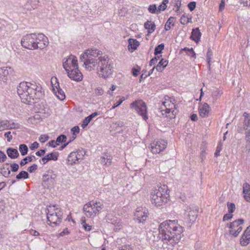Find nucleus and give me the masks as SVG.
<instances>
[{"label": "nucleus", "instance_id": "f257e3e1", "mask_svg": "<svg viewBox=\"0 0 250 250\" xmlns=\"http://www.w3.org/2000/svg\"><path fill=\"white\" fill-rule=\"evenodd\" d=\"M80 62L83 66L89 71L94 69L97 66V73L99 77L108 78L113 73V66L109 62L106 56H102V52L97 49H88L80 56Z\"/></svg>", "mask_w": 250, "mask_h": 250}, {"label": "nucleus", "instance_id": "f03ea898", "mask_svg": "<svg viewBox=\"0 0 250 250\" xmlns=\"http://www.w3.org/2000/svg\"><path fill=\"white\" fill-rule=\"evenodd\" d=\"M184 228L178 220H167L159 225V236L165 243L174 246L182 237Z\"/></svg>", "mask_w": 250, "mask_h": 250}, {"label": "nucleus", "instance_id": "7ed1b4c3", "mask_svg": "<svg viewBox=\"0 0 250 250\" xmlns=\"http://www.w3.org/2000/svg\"><path fill=\"white\" fill-rule=\"evenodd\" d=\"M35 83L21 82L17 88V92L22 103L31 104L39 99L42 93Z\"/></svg>", "mask_w": 250, "mask_h": 250}, {"label": "nucleus", "instance_id": "20e7f679", "mask_svg": "<svg viewBox=\"0 0 250 250\" xmlns=\"http://www.w3.org/2000/svg\"><path fill=\"white\" fill-rule=\"evenodd\" d=\"M49 43L46 36L42 34H29L24 36L21 40V45L29 50L43 49Z\"/></svg>", "mask_w": 250, "mask_h": 250}, {"label": "nucleus", "instance_id": "39448f33", "mask_svg": "<svg viewBox=\"0 0 250 250\" xmlns=\"http://www.w3.org/2000/svg\"><path fill=\"white\" fill-rule=\"evenodd\" d=\"M167 186L163 185L153 189L150 194V201L155 207L165 205L169 197Z\"/></svg>", "mask_w": 250, "mask_h": 250}, {"label": "nucleus", "instance_id": "423d86ee", "mask_svg": "<svg viewBox=\"0 0 250 250\" xmlns=\"http://www.w3.org/2000/svg\"><path fill=\"white\" fill-rule=\"evenodd\" d=\"M103 208L104 205L102 203L92 201L84 205L83 210L87 217L93 218L100 213Z\"/></svg>", "mask_w": 250, "mask_h": 250}, {"label": "nucleus", "instance_id": "0eeeda50", "mask_svg": "<svg viewBox=\"0 0 250 250\" xmlns=\"http://www.w3.org/2000/svg\"><path fill=\"white\" fill-rule=\"evenodd\" d=\"M62 214L60 209L55 206H49L47 208V218L49 224L53 227L61 223Z\"/></svg>", "mask_w": 250, "mask_h": 250}, {"label": "nucleus", "instance_id": "6e6552de", "mask_svg": "<svg viewBox=\"0 0 250 250\" xmlns=\"http://www.w3.org/2000/svg\"><path fill=\"white\" fill-rule=\"evenodd\" d=\"M162 103L165 108H162L161 110L162 115L170 119L175 118L177 111L175 105L173 103L172 99L168 96H165Z\"/></svg>", "mask_w": 250, "mask_h": 250}, {"label": "nucleus", "instance_id": "1a4fd4ad", "mask_svg": "<svg viewBox=\"0 0 250 250\" xmlns=\"http://www.w3.org/2000/svg\"><path fill=\"white\" fill-rule=\"evenodd\" d=\"M130 107L134 109L144 120H146L148 119L146 106L142 100H137L133 102L131 104Z\"/></svg>", "mask_w": 250, "mask_h": 250}, {"label": "nucleus", "instance_id": "9d476101", "mask_svg": "<svg viewBox=\"0 0 250 250\" xmlns=\"http://www.w3.org/2000/svg\"><path fill=\"white\" fill-rule=\"evenodd\" d=\"M243 223V219H238L227 224V227L229 229V233L234 237L237 236L242 230Z\"/></svg>", "mask_w": 250, "mask_h": 250}, {"label": "nucleus", "instance_id": "9b49d317", "mask_svg": "<svg viewBox=\"0 0 250 250\" xmlns=\"http://www.w3.org/2000/svg\"><path fill=\"white\" fill-rule=\"evenodd\" d=\"M63 67L67 73L78 68V64L77 58L74 56L70 55L67 58L64 59Z\"/></svg>", "mask_w": 250, "mask_h": 250}, {"label": "nucleus", "instance_id": "f8f14e48", "mask_svg": "<svg viewBox=\"0 0 250 250\" xmlns=\"http://www.w3.org/2000/svg\"><path fill=\"white\" fill-rule=\"evenodd\" d=\"M167 143L163 140L154 141L150 145V150L153 154H158L163 151L167 146Z\"/></svg>", "mask_w": 250, "mask_h": 250}, {"label": "nucleus", "instance_id": "ddd939ff", "mask_svg": "<svg viewBox=\"0 0 250 250\" xmlns=\"http://www.w3.org/2000/svg\"><path fill=\"white\" fill-rule=\"evenodd\" d=\"M52 90L54 93L60 100H63L65 98L64 92L60 88L59 83L56 77H52L51 80Z\"/></svg>", "mask_w": 250, "mask_h": 250}, {"label": "nucleus", "instance_id": "4468645a", "mask_svg": "<svg viewBox=\"0 0 250 250\" xmlns=\"http://www.w3.org/2000/svg\"><path fill=\"white\" fill-rule=\"evenodd\" d=\"M147 209L142 207L138 208L135 212V218L139 223H144L148 217Z\"/></svg>", "mask_w": 250, "mask_h": 250}, {"label": "nucleus", "instance_id": "2eb2a0df", "mask_svg": "<svg viewBox=\"0 0 250 250\" xmlns=\"http://www.w3.org/2000/svg\"><path fill=\"white\" fill-rule=\"evenodd\" d=\"M211 111L210 106L206 103H201L199 105V115L202 118L208 117Z\"/></svg>", "mask_w": 250, "mask_h": 250}, {"label": "nucleus", "instance_id": "dca6fc26", "mask_svg": "<svg viewBox=\"0 0 250 250\" xmlns=\"http://www.w3.org/2000/svg\"><path fill=\"white\" fill-rule=\"evenodd\" d=\"M67 73L69 78L74 81L78 82L81 81L83 79V75L80 71L78 67Z\"/></svg>", "mask_w": 250, "mask_h": 250}, {"label": "nucleus", "instance_id": "f3484780", "mask_svg": "<svg viewBox=\"0 0 250 250\" xmlns=\"http://www.w3.org/2000/svg\"><path fill=\"white\" fill-rule=\"evenodd\" d=\"M81 152H72L68 155L67 161L69 165H73L76 163L79 159H81Z\"/></svg>", "mask_w": 250, "mask_h": 250}, {"label": "nucleus", "instance_id": "a211bd4d", "mask_svg": "<svg viewBox=\"0 0 250 250\" xmlns=\"http://www.w3.org/2000/svg\"><path fill=\"white\" fill-rule=\"evenodd\" d=\"M187 216L190 222H194L197 217L198 211L196 208L190 207L187 208L186 209Z\"/></svg>", "mask_w": 250, "mask_h": 250}, {"label": "nucleus", "instance_id": "6ab92c4d", "mask_svg": "<svg viewBox=\"0 0 250 250\" xmlns=\"http://www.w3.org/2000/svg\"><path fill=\"white\" fill-rule=\"evenodd\" d=\"M9 72L8 70L4 68H0V83H5L7 80V77Z\"/></svg>", "mask_w": 250, "mask_h": 250}, {"label": "nucleus", "instance_id": "aec40b11", "mask_svg": "<svg viewBox=\"0 0 250 250\" xmlns=\"http://www.w3.org/2000/svg\"><path fill=\"white\" fill-rule=\"evenodd\" d=\"M243 193L244 198L247 202H250V185L247 183H245L243 187Z\"/></svg>", "mask_w": 250, "mask_h": 250}, {"label": "nucleus", "instance_id": "412c9836", "mask_svg": "<svg viewBox=\"0 0 250 250\" xmlns=\"http://www.w3.org/2000/svg\"><path fill=\"white\" fill-rule=\"evenodd\" d=\"M58 155L59 154L58 152L51 153L43 157L42 159V161L43 164H45L50 160L56 161L58 159Z\"/></svg>", "mask_w": 250, "mask_h": 250}, {"label": "nucleus", "instance_id": "4be33fe9", "mask_svg": "<svg viewBox=\"0 0 250 250\" xmlns=\"http://www.w3.org/2000/svg\"><path fill=\"white\" fill-rule=\"evenodd\" d=\"M3 125H4V129H18L20 127V125L18 124L7 120L4 121Z\"/></svg>", "mask_w": 250, "mask_h": 250}, {"label": "nucleus", "instance_id": "5701e85b", "mask_svg": "<svg viewBox=\"0 0 250 250\" xmlns=\"http://www.w3.org/2000/svg\"><path fill=\"white\" fill-rule=\"evenodd\" d=\"M201 33L198 28H196L192 30L190 38L196 42L197 43L200 41Z\"/></svg>", "mask_w": 250, "mask_h": 250}, {"label": "nucleus", "instance_id": "b1692460", "mask_svg": "<svg viewBox=\"0 0 250 250\" xmlns=\"http://www.w3.org/2000/svg\"><path fill=\"white\" fill-rule=\"evenodd\" d=\"M144 27L147 30L148 34H151L155 31L156 25L152 21H148L145 23Z\"/></svg>", "mask_w": 250, "mask_h": 250}, {"label": "nucleus", "instance_id": "393cba45", "mask_svg": "<svg viewBox=\"0 0 250 250\" xmlns=\"http://www.w3.org/2000/svg\"><path fill=\"white\" fill-rule=\"evenodd\" d=\"M38 3V0H28L24 5V8L27 10L31 11L36 8Z\"/></svg>", "mask_w": 250, "mask_h": 250}, {"label": "nucleus", "instance_id": "a878e982", "mask_svg": "<svg viewBox=\"0 0 250 250\" xmlns=\"http://www.w3.org/2000/svg\"><path fill=\"white\" fill-rule=\"evenodd\" d=\"M168 64V62L166 60L162 59L158 64L156 66V70L158 72H162L166 68Z\"/></svg>", "mask_w": 250, "mask_h": 250}, {"label": "nucleus", "instance_id": "bb28decb", "mask_svg": "<svg viewBox=\"0 0 250 250\" xmlns=\"http://www.w3.org/2000/svg\"><path fill=\"white\" fill-rule=\"evenodd\" d=\"M7 153L8 156L12 159L17 158L19 155L18 150L13 148H8Z\"/></svg>", "mask_w": 250, "mask_h": 250}, {"label": "nucleus", "instance_id": "cd10ccee", "mask_svg": "<svg viewBox=\"0 0 250 250\" xmlns=\"http://www.w3.org/2000/svg\"><path fill=\"white\" fill-rule=\"evenodd\" d=\"M140 44L139 42L136 39H129L128 40V48L135 50L139 46Z\"/></svg>", "mask_w": 250, "mask_h": 250}, {"label": "nucleus", "instance_id": "c85d7f7f", "mask_svg": "<svg viewBox=\"0 0 250 250\" xmlns=\"http://www.w3.org/2000/svg\"><path fill=\"white\" fill-rule=\"evenodd\" d=\"M244 115L245 116L244 120V130H250V118L248 116L247 113H244Z\"/></svg>", "mask_w": 250, "mask_h": 250}, {"label": "nucleus", "instance_id": "c756f323", "mask_svg": "<svg viewBox=\"0 0 250 250\" xmlns=\"http://www.w3.org/2000/svg\"><path fill=\"white\" fill-rule=\"evenodd\" d=\"M192 17L190 16L188 17L186 14H184L182 16L180 19V22L182 24L185 25L188 23L191 22Z\"/></svg>", "mask_w": 250, "mask_h": 250}, {"label": "nucleus", "instance_id": "7c9ffc66", "mask_svg": "<svg viewBox=\"0 0 250 250\" xmlns=\"http://www.w3.org/2000/svg\"><path fill=\"white\" fill-rule=\"evenodd\" d=\"M222 94V92L221 91L219 90L218 89H216L214 91L212 94V103H214L216 100L221 97Z\"/></svg>", "mask_w": 250, "mask_h": 250}, {"label": "nucleus", "instance_id": "2f4dec72", "mask_svg": "<svg viewBox=\"0 0 250 250\" xmlns=\"http://www.w3.org/2000/svg\"><path fill=\"white\" fill-rule=\"evenodd\" d=\"M174 18L173 17H170L167 21L165 26V29L166 31H168L170 30L171 26L170 25L172 24V25H174Z\"/></svg>", "mask_w": 250, "mask_h": 250}, {"label": "nucleus", "instance_id": "473e14b6", "mask_svg": "<svg viewBox=\"0 0 250 250\" xmlns=\"http://www.w3.org/2000/svg\"><path fill=\"white\" fill-rule=\"evenodd\" d=\"M19 150L21 154L23 156L26 155L27 153L28 147L26 145L22 144L19 146Z\"/></svg>", "mask_w": 250, "mask_h": 250}, {"label": "nucleus", "instance_id": "72a5a7b5", "mask_svg": "<svg viewBox=\"0 0 250 250\" xmlns=\"http://www.w3.org/2000/svg\"><path fill=\"white\" fill-rule=\"evenodd\" d=\"M28 178V174L25 171H21L19 174L16 176V178L21 179L22 178L27 179Z\"/></svg>", "mask_w": 250, "mask_h": 250}, {"label": "nucleus", "instance_id": "f704fd0d", "mask_svg": "<svg viewBox=\"0 0 250 250\" xmlns=\"http://www.w3.org/2000/svg\"><path fill=\"white\" fill-rule=\"evenodd\" d=\"M250 243V240L245 237L243 234L240 239V244L242 246H247Z\"/></svg>", "mask_w": 250, "mask_h": 250}, {"label": "nucleus", "instance_id": "c9c22d12", "mask_svg": "<svg viewBox=\"0 0 250 250\" xmlns=\"http://www.w3.org/2000/svg\"><path fill=\"white\" fill-rule=\"evenodd\" d=\"M111 223L115 226L117 229H120L122 226V222L119 219H114L111 221Z\"/></svg>", "mask_w": 250, "mask_h": 250}, {"label": "nucleus", "instance_id": "e433bc0d", "mask_svg": "<svg viewBox=\"0 0 250 250\" xmlns=\"http://www.w3.org/2000/svg\"><path fill=\"white\" fill-rule=\"evenodd\" d=\"M102 162L104 163L106 166H109L112 163V159L111 157L106 156V157H103Z\"/></svg>", "mask_w": 250, "mask_h": 250}, {"label": "nucleus", "instance_id": "4c0bfd02", "mask_svg": "<svg viewBox=\"0 0 250 250\" xmlns=\"http://www.w3.org/2000/svg\"><path fill=\"white\" fill-rule=\"evenodd\" d=\"M227 207L228 208V212L229 213H232L235 210V205L233 203L228 202Z\"/></svg>", "mask_w": 250, "mask_h": 250}, {"label": "nucleus", "instance_id": "58836bf2", "mask_svg": "<svg viewBox=\"0 0 250 250\" xmlns=\"http://www.w3.org/2000/svg\"><path fill=\"white\" fill-rule=\"evenodd\" d=\"M118 98L119 99V100L117 102L116 104H115L114 105L112 106L111 109H113L115 108L116 107L121 104L123 101L125 100V99L123 97H117L116 99Z\"/></svg>", "mask_w": 250, "mask_h": 250}, {"label": "nucleus", "instance_id": "ea45409f", "mask_svg": "<svg viewBox=\"0 0 250 250\" xmlns=\"http://www.w3.org/2000/svg\"><path fill=\"white\" fill-rule=\"evenodd\" d=\"M81 224L82 225L83 228L86 231H89L91 229V226L86 224L85 221V218L83 220V219L81 220Z\"/></svg>", "mask_w": 250, "mask_h": 250}, {"label": "nucleus", "instance_id": "a19ab883", "mask_svg": "<svg viewBox=\"0 0 250 250\" xmlns=\"http://www.w3.org/2000/svg\"><path fill=\"white\" fill-rule=\"evenodd\" d=\"M212 56V52H211V50L210 48L208 49L207 54V60H208V67H210V61L211 59V57Z\"/></svg>", "mask_w": 250, "mask_h": 250}, {"label": "nucleus", "instance_id": "79ce46f5", "mask_svg": "<svg viewBox=\"0 0 250 250\" xmlns=\"http://www.w3.org/2000/svg\"><path fill=\"white\" fill-rule=\"evenodd\" d=\"M164 45L163 43L157 46L155 48V55H157L158 54H160L162 52V50L164 49Z\"/></svg>", "mask_w": 250, "mask_h": 250}, {"label": "nucleus", "instance_id": "37998d69", "mask_svg": "<svg viewBox=\"0 0 250 250\" xmlns=\"http://www.w3.org/2000/svg\"><path fill=\"white\" fill-rule=\"evenodd\" d=\"M66 140V137L64 135H61L57 138L56 142L59 144L60 143L65 142Z\"/></svg>", "mask_w": 250, "mask_h": 250}, {"label": "nucleus", "instance_id": "c03bdc74", "mask_svg": "<svg viewBox=\"0 0 250 250\" xmlns=\"http://www.w3.org/2000/svg\"><path fill=\"white\" fill-rule=\"evenodd\" d=\"M32 160L33 159L32 157H26L21 161L20 165L21 166H24L27 163V161L31 162Z\"/></svg>", "mask_w": 250, "mask_h": 250}, {"label": "nucleus", "instance_id": "a18cd8bd", "mask_svg": "<svg viewBox=\"0 0 250 250\" xmlns=\"http://www.w3.org/2000/svg\"><path fill=\"white\" fill-rule=\"evenodd\" d=\"M223 148V144L221 143H220L218 146L217 147L216 151L214 153V155L215 157H217L219 155L220 152L221 151Z\"/></svg>", "mask_w": 250, "mask_h": 250}, {"label": "nucleus", "instance_id": "49530a36", "mask_svg": "<svg viewBox=\"0 0 250 250\" xmlns=\"http://www.w3.org/2000/svg\"><path fill=\"white\" fill-rule=\"evenodd\" d=\"M148 10L151 13H157L158 12L156 6L155 4L150 5L148 8Z\"/></svg>", "mask_w": 250, "mask_h": 250}, {"label": "nucleus", "instance_id": "de8ad7c7", "mask_svg": "<svg viewBox=\"0 0 250 250\" xmlns=\"http://www.w3.org/2000/svg\"><path fill=\"white\" fill-rule=\"evenodd\" d=\"M183 50L186 51L187 50L188 52V55L190 56L191 57L195 58L196 54L195 52L193 51L192 48H185L183 49Z\"/></svg>", "mask_w": 250, "mask_h": 250}, {"label": "nucleus", "instance_id": "09e8293b", "mask_svg": "<svg viewBox=\"0 0 250 250\" xmlns=\"http://www.w3.org/2000/svg\"><path fill=\"white\" fill-rule=\"evenodd\" d=\"M91 120L87 117L83 121V123L81 125V127L83 128H84L90 122Z\"/></svg>", "mask_w": 250, "mask_h": 250}, {"label": "nucleus", "instance_id": "8fccbe9b", "mask_svg": "<svg viewBox=\"0 0 250 250\" xmlns=\"http://www.w3.org/2000/svg\"><path fill=\"white\" fill-rule=\"evenodd\" d=\"M233 217V214L231 213H228L224 215L223 217V221H226L231 219Z\"/></svg>", "mask_w": 250, "mask_h": 250}, {"label": "nucleus", "instance_id": "3c124183", "mask_svg": "<svg viewBox=\"0 0 250 250\" xmlns=\"http://www.w3.org/2000/svg\"><path fill=\"white\" fill-rule=\"evenodd\" d=\"M104 92L102 88L98 87L95 89V94L97 96H101Z\"/></svg>", "mask_w": 250, "mask_h": 250}, {"label": "nucleus", "instance_id": "603ef678", "mask_svg": "<svg viewBox=\"0 0 250 250\" xmlns=\"http://www.w3.org/2000/svg\"><path fill=\"white\" fill-rule=\"evenodd\" d=\"M48 138L49 137L48 136L46 135H42L40 136L39 138V141L42 143H45L46 141L48 140Z\"/></svg>", "mask_w": 250, "mask_h": 250}, {"label": "nucleus", "instance_id": "864d4df0", "mask_svg": "<svg viewBox=\"0 0 250 250\" xmlns=\"http://www.w3.org/2000/svg\"><path fill=\"white\" fill-rule=\"evenodd\" d=\"M4 137L7 138V141L10 142L12 139V136L11 131H8L4 133Z\"/></svg>", "mask_w": 250, "mask_h": 250}, {"label": "nucleus", "instance_id": "5fc2aeb1", "mask_svg": "<svg viewBox=\"0 0 250 250\" xmlns=\"http://www.w3.org/2000/svg\"><path fill=\"white\" fill-rule=\"evenodd\" d=\"M188 7L189 8V9L192 11H193L195 8V7H196V2H194V1H192V2H189L188 4Z\"/></svg>", "mask_w": 250, "mask_h": 250}, {"label": "nucleus", "instance_id": "6e6d98bb", "mask_svg": "<svg viewBox=\"0 0 250 250\" xmlns=\"http://www.w3.org/2000/svg\"><path fill=\"white\" fill-rule=\"evenodd\" d=\"M243 235L250 240V226L247 228Z\"/></svg>", "mask_w": 250, "mask_h": 250}, {"label": "nucleus", "instance_id": "4d7b16f0", "mask_svg": "<svg viewBox=\"0 0 250 250\" xmlns=\"http://www.w3.org/2000/svg\"><path fill=\"white\" fill-rule=\"evenodd\" d=\"M245 130V140L248 142H250V130Z\"/></svg>", "mask_w": 250, "mask_h": 250}, {"label": "nucleus", "instance_id": "13d9d810", "mask_svg": "<svg viewBox=\"0 0 250 250\" xmlns=\"http://www.w3.org/2000/svg\"><path fill=\"white\" fill-rule=\"evenodd\" d=\"M240 1L243 6L250 7V0H240Z\"/></svg>", "mask_w": 250, "mask_h": 250}, {"label": "nucleus", "instance_id": "bf43d9fd", "mask_svg": "<svg viewBox=\"0 0 250 250\" xmlns=\"http://www.w3.org/2000/svg\"><path fill=\"white\" fill-rule=\"evenodd\" d=\"M37 168V165L36 164H33L32 166L29 167L28 168V171L31 173L33 172L34 170H36Z\"/></svg>", "mask_w": 250, "mask_h": 250}, {"label": "nucleus", "instance_id": "052dcab7", "mask_svg": "<svg viewBox=\"0 0 250 250\" xmlns=\"http://www.w3.org/2000/svg\"><path fill=\"white\" fill-rule=\"evenodd\" d=\"M11 167L12 171L16 172L18 170L19 167L18 164L14 163L11 165Z\"/></svg>", "mask_w": 250, "mask_h": 250}, {"label": "nucleus", "instance_id": "680f3d73", "mask_svg": "<svg viewBox=\"0 0 250 250\" xmlns=\"http://www.w3.org/2000/svg\"><path fill=\"white\" fill-rule=\"evenodd\" d=\"M71 130L72 132L73 135H75L79 133L80 129L78 126H75L72 128Z\"/></svg>", "mask_w": 250, "mask_h": 250}, {"label": "nucleus", "instance_id": "e2e57ef3", "mask_svg": "<svg viewBox=\"0 0 250 250\" xmlns=\"http://www.w3.org/2000/svg\"><path fill=\"white\" fill-rule=\"evenodd\" d=\"M7 158L6 155L1 151H0V161L4 162Z\"/></svg>", "mask_w": 250, "mask_h": 250}, {"label": "nucleus", "instance_id": "0e129e2a", "mask_svg": "<svg viewBox=\"0 0 250 250\" xmlns=\"http://www.w3.org/2000/svg\"><path fill=\"white\" fill-rule=\"evenodd\" d=\"M29 232L30 234L32 235L33 236H37L40 235V233L38 231H37L35 230L32 229L29 230Z\"/></svg>", "mask_w": 250, "mask_h": 250}, {"label": "nucleus", "instance_id": "69168bd1", "mask_svg": "<svg viewBox=\"0 0 250 250\" xmlns=\"http://www.w3.org/2000/svg\"><path fill=\"white\" fill-rule=\"evenodd\" d=\"M119 250H132L129 245H125L119 249Z\"/></svg>", "mask_w": 250, "mask_h": 250}, {"label": "nucleus", "instance_id": "338daca9", "mask_svg": "<svg viewBox=\"0 0 250 250\" xmlns=\"http://www.w3.org/2000/svg\"><path fill=\"white\" fill-rule=\"evenodd\" d=\"M157 60L158 58L157 57L152 58L149 62V65L152 66L153 65H155L156 63Z\"/></svg>", "mask_w": 250, "mask_h": 250}, {"label": "nucleus", "instance_id": "774afa93", "mask_svg": "<svg viewBox=\"0 0 250 250\" xmlns=\"http://www.w3.org/2000/svg\"><path fill=\"white\" fill-rule=\"evenodd\" d=\"M48 145L52 147H55L59 145V144L57 143L56 141H51L48 143Z\"/></svg>", "mask_w": 250, "mask_h": 250}]
</instances>
